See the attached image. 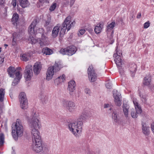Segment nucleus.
<instances>
[{
	"mask_svg": "<svg viewBox=\"0 0 154 154\" xmlns=\"http://www.w3.org/2000/svg\"><path fill=\"white\" fill-rule=\"evenodd\" d=\"M51 17H48V18L46 22L45 25L47 26L48 25H49V24H50V23L51 22Z\"/></svg>",
	"mask_w": 154,
	"mask_h": 154,
	"instance_id": "obj_39",
	"label": "nucleus"
},
{
	"mask_svg": "<svg viewBox=\"0 0 154 154\" xmlns=\"http://www.w3.org/2000/svg\"><path fill=\"white\" fill-rule=\"evenodd\" d=\"M143 132L146 135L149 134V127H144L143 125L142 128Z\"/></svg>",
	"mask_w": 154,
	"mask_h": 154,
	"instance_id": "obj_31",
	"label": "nucleus"
},
{
	"mask_svg": "<svg viewBox=\"0 0 154 154\" xmlns=\"http://www.w3.org/2000/svg\"><path fill=\"white\" fill-rule=\"evenodd\" d=\"M114 60L117 65L119 67H122L123 63L120 55H118L117 52L114 54Z\"/></svg>",
	"mask_w": 154,
	"mask_h": 154,
	"instance_id": "obj_14",
	"label": "nucleus"
},
{
	"mask_svg": "<svg viewBox=\"0 0 154 154\" xmlns=\"http://www.w3.org/2000/svg\"><path fill=\"white\" fill-rule=\"evenodd\" d=\"M20 106L23 109H26L28 106V103L27 100L19 101Z\"/></svg>",
	"mask_w": 154,
	"mask_h": 154,
	"instance_id": "obj_20",
	"label": "nucleus"
},
{
	"mask_svg": "<svg viewBox=\"0 0 154 154\" xmlns=\"http://www.w3.org/2000/svg\"><path fill=\"white\" fill-rule=\"evenodd\" d=\"M136 70V66L135 65H134L133 66L131 67L130 68V70L132 73L135 72Z\"/></svg>",
	"mask_w": 154,
	"mask_h": 154,
	"instance_id": "obj_37",
	"label": "nucleus"
},
{
	"mask_svg": "<svg viewBox=\"0 0 154 154\" xmlns=\"http://www.w3.org/2000/svg\"><path fill=\"white\" fill-rule=\"evenodd\" d=\"M135 109H133L131 110V115L133 118H136L142 112L141 107L138 103L136 100L133 101Z\"/></svg>",
	"mask_w": 154,
	"mask_h": 154,
	"instance_id": "obj_7",
	"label": "nucleus"
},
{
	"mask_svg": "<svg viewBox=\"0 0 154 154\" xmlns=\"http://www.w3.org/2000/svg\"><path fill=\"white\" fill-rule=\"evenodd\" d=\"M57 6V4L56 3H54L50 7L49 10L51 11H52L54 10Z\"/></svg>",
	"mask_w": 154,
	"mask_h": 154,
	"instance_id": "obj_36",
	"label": "nucleus"
},
{
	"mask_svg": "<svg viewBox=\"0 0 154 154\" xmlns=\"http://www.w3.org/2000/svg\"><path fill=\"white\" fill-rule=\"evenodd\" d=\"M32 66L30 65H28L26 66L24 77L26 81L30 80L32 75Z\"/></svg>",
	"mask_w": 154,
	"mask_h": 154,
	"instance_id": "obj_11",
	"label": "nucleus"
},
{
	"mask_svg": "<svg viewBox=\"0 0 154 154\" xmlns=\"http://www.w3.org/2000/svg\"><path fill=\"white\" fill-rule=\"evenodd\" d=\"M46 98V97H44V98Z\"/></svg>",
	"mask_w": 154,
	"mask_h": 154,
	"instance_id": "obj_58",
	"label": "nucleus"
},
{
	"mask_svg": "<svg viewBox=\"0 0 154 154\" xmlns=\"http://www.w3.org/2000/svg\"><path fill=\"white\" fill-rule=\"evenodd\" d=\"M4 61V60L3 59H1V61L0 62V63H2Z\"/></svg>",
	"mask_w": 154,
	"mask_h": 154,
	"instance_id": "obj_49",
	"label": "nucleus"
},
{
	"mask_svg": "<svg viewBox=\"0 0 154 154\" xmlns=\"http://www.w3.org/2000/svg\"><path fill=\"white\" fill-rule=\"evenodd\" d=\"M33 70L35 74L37 75L38 74V63H35L33 67Z\"/></svg>",
	"mask_w": 154,
	"mask_h": 154,
	"instance_id": "obj_28",
	"label": "nucleus"
},
{
	"mask_svg": "<svg viewBox=\"0 0 154 154\" xmlns=\"http://www.w3.org/2000/svg\"><path fill=\"white\" fill-rule=\"evenodd\" d=\"M75 82L73 80H71L68 82V89L69 91L73 92L75 89Z\"/></svg>",
	"mask_w": 154,
	"mask_h": 154,
	"instance_id": "obj_18",
	"label": "nucleus"
},
{
	"mask_svg": "<svg viewBox=\"0 0 154 154\" xmlns=\"http://www.w3.org/2000/svg\"><path fill=\"white\" fill-rule=\"evenodd\" d=\"M122 107L125 116L126 118L128 117L129 115V105L126 103H123Z\"/></svg>",
	"mask_w": 154,
	"mask_h": 154,
	"instance_id": "obj_16",
	"label": "nucleus"
},
{
	"mask_svg": "<svg viewBox=\"0 0 154 154\" xmlns=\"http://www.w3.org/2000/svg\"><path fill=\"white\" fill-rule=\"evenodd\" d=\"M1 48H0V52H1Z\"/></svg>",
	"mask_w": 154,
	"mask_h": 154,
	"instance_id": "obj_53",
	"label": "nucleus"
},
{
	"mask_svg": "<svg viewBox=\"0 0 154 154\" xmlns=\"http://www.w3.org/2000/svg\"><path fill=\"white\" fill-rule=\"evenodd\" d=\"M46 98V97H44V98Z\"/></svg>",
	"mask_w": 154,
	"mask_h": 154,
	"instance_id": "obj_57",
	"label": "nucleus"
},
{
	"mask_svg": "<svg viewBox=\"0 0 154 154\" xmlns=\"http://www.w3.org/2000/svg\"><path fill=\"white\" fill-rule=\"evenodd\" d=\"M16 69L15 68L12 66L9 67L7 71L10 76L11 78H14L12 85L14 86L16 85L19 82L20 79L22 77V74L20 71L15 72Z\"/></svg>",
	"mask_w": 154,
	"mask_h": 154,
	"instance_id": "obj_2",
	"label": "nucleus"
},
{
	"mask_svg": "<svg viewBox=\"0 0 154 154\" xmlns=\"http://www.w3.org/2000/svg\"><path fill=\"white\" fill-rule=\"evenodd\" d=\"M46 98V97H44V98Z\"/></svg>",
	"mask_w": 154,
	"mask_h": 154,
	"instance_id": "obj_59",
	"label": "nucleus"
},
{
	"mask_svg": "<svg viewBox=\"0 0 154 154\" xmlns=\"http://www.w3.org/2000/svg\"><path fill=\"white\" fill-rule=\"evenodd\" d=\"M32 37H30V40L32 43L35 44L37 42L38 39L35 38V36H34L32 35Z\"/></svg>",
	"mask_w": 154,
	"mask_h": 154,
	"instance_id": "obj_34",
	"label": "nucleus"
},
{
	"mask_svg": "<svg viewBox=\"0 0 154 154\" xmlns=\"http://www.w3.org/2000/svg\"><path fill=\"white\" fill-rule=\"evenodd\" d=\"M151 82V79L149 75L146 76L143 80V84L145 85H149Z\"/></svg>",
	"mask_w": 154,
	"mask_h": 154,
	"instance_id": "obj_26",
	"label": "nucleus"
},
{
	"mask_svg": "<svg viewBox=\"0 0 154 154\" xmlns=\"http://www.w3.org/2000/svg\"><path fill=\"white\" fill-rule=\"evenodd\" d=\"M106 86L107 88L109 89L112 86L111 84L109 83H107Z\"/></svg>",
	"mask_w": 154,
	"mask_h": 154,
	"instance_id": "obj_42",
	"label": "nucleus"
},
{
	"mask_svg": "<svg viewBox=\"0 0 154 154\" xmlns=\"http://www.w3.org/2000/svg\"><path fill=\"white\" fill-rule=\"evenodd\" d=\"M5 142V137L3 134L1 133L0 134V146H2Z\"/></svg>",
	"mask_w": 154,
	"mask_h": 154,
	"instance_id": "obj_30",
	"label": "nucleus"
},
{
	"mask_svg": "<svg viewBox=\"0 0 154 154\" xmlns=\"http://www.w3.org/2000/svg\"><path fill=\"white\" fill-rule=\"evenodd\" d=\"M88 77L91 82H93L96 80V75L94 72L92 66H90L88 69Z\"/></svg>",
	"mask_w": 154,
	"mask_h": 154,
	"instance_id": "obj_13",
	"label": "nucleus"
},
{
	"mask_svg": "<svg viewBox=\"0 0 154 154\" xmlns=\"http://www.w3.org/2000/svg\"><path fill=\"white\" fill-rule=\"evenodd\" d=\"M22 35V33H20L16 32L14 33L13 34V42H15L16 41V40L15 39H20V38H21Z\"/></svg>",
	"mask_w": 154,
	"mask_h": 154,
	"instance_id": "obj_25",
	"label": "nucleus"
},
{
	"mask_svg": "<svg viewBox=\"0 0 154 154\" xmlns=\"http://www.w3.org/2000/svg\"><path fill=\"white\" fill-rule=\"evenodd\" d=\"M85 32V29H81L79 31V33L78 35L79 36L81 35L84 34Z\"/></svg>",
	"mask_w": 154,
	"mask_h": 154,
	"instance_id": "obj_38",
	"label": "nucleus"
},
{
	"mask_svg": "<svg viewBox=\"0 0 154 154\" xmlns=\"http://www.w3.org/2000/svg\"><path fill=\"white\" fill-rule=\"evenodd\" d=\"M62 104L63 106L66 107L68 111L72 112L75 111L76 109L75 103L73 102L63 100L62 101Z\"/></svg>",
	"mask_w": 154,
	"mask_h": 154,
	"instance_id": "obj_9",
	"label": "nucleus"
},
{
	"mask_svg": "<svg viewBox=\"0 0 154 154\" xmlns=\"http://www.w3.org/2000/svg\"><path fill=\"white\" fill-rule=\"evenodd\" d=\"M113 97L114 98V101L115 104L118 106H120L122 104V100L121 95L117 91H113Z\"/></svg>",
	"mask_w": 154,
	"mask_h": 154,
	"instance_id": "obj_12",
	"label": "nucleus"
},
{
	"mask_svg": "<svg viewBox=\"0 0 154 154\" xmlns=\"http://www.w3.org/2000/svg\"><path fill=\"white\" fill-rule=\"evenodd\" d=\"M112 118L115 122H117L118 121V118L117 114L116 112H113L112 115Z\"/></svg>",
	"mask_w": 154,
	"mask_h": 154,
	"instance_id": "obj_33",
	"label": "nucleus"
},
{
	"mask_svg": "<svg viewBox=\"0 0 154 154\" xmlns=\"http://www.w3.org/2000/svg\"><path fill=\"white\" fill-rule=\"evenodd\" d=\"M4 45L5 46H8V45H6V44H5Z\"/></svg>",
	"mask_w": 154,
	"mask_h": 154,
	"instance_id": "obj_52",
	"label": "nucleus"
},
{
	"mask_svg": "<svg viewBox=\"0 0 154 154\" xmlns=\"http://www.w3.org/2000/svg\"><path fill=\"white\" fill-rule=\"evenodd\" d=\"M49 149L47 146L43 142H41V145L39 146V152L47 153Z\"/></svg>",
	"mask_w": 154,
	"mask_h": 154,
	"instance_id": "obj_17",
	"label": "nucleus"
},
{
	"mask_svg": "<svg viewBox=\"0 0 154 154\" xmlns=\"http://www.w3.org/2000/svg\"><path fill=\"white\" fill-rule=\"evenodd\" d=\"M42 68V65H40V63H39V70H41V69Z\"/></svg>",
	"mask_w": 154,
	"mask_h": 154,
	"instance_id": "obj_48",
	"label": "nucleus"
},
{
	"mask_svg": "<svg viewBox=\"0 0 154 154\" xmlns=\"http://www.w3.org/2000/svg\"><path fill=\"white\" fill-rule=\"evenodd\" d=\"M115 23L114 22H112L110 23L107 26L108 29H112L114 27Z\"/></svg>",
	"mask_w": 154,
	"mask_h": 154,
	"instance_id": "obj_35",
	"label": "nucleus"
},
{
	"mask_svg": "<svg viewBox=\"0 0 154 154\" xmlns=\"http://www.w3.org/2000/svg\"><path fill=\"white\" fill-rule=\"evenodd\" d=\"M76 51V48L75 47L71 46L64 49H61L60 52L63 54H67L71 56L74 54Z\"/></svg>",
	"mask_w": 154,
	"mask_h": 154,
	"instance_id": "obj_10",
	"label": "nucleus"
},
{
	"mask_svg": "<svg viewBox=\"0 0 154 154\" xmlns=\"http://www.w3.org/2000/svg\"><path fill=\"white\" fill-rule=\"evenodd\" d=\"M38 23L36 21H33L28 28L29 33L35 36L38 34Z\"/></svg>",
	"mask_w": 154,
	"mask_h": 154,
	"instance_id": "obj_8",
	"label": "nucleus"
},
{
	"mask_svg": "<svg viewBox=\"0 0 154 154\" xmlns=\"http://www.w3.org/2000/svg\"><path fill=\"white\" fill-rule=\"evenodd\" d=\"M20 6L23 8H25L29 6V3L28 0H19Z\"/></svg>",
	"mask_w": 154,
	"mask_h": 154,
	"instance_id": "obj_21",
	"label": "nucleus"
},
{
	"mask_svg": "<svg viewBox=\"0 0 154 154\" xmlns=\"http://www.w3.org/2000/svg\"><path fill=\"white\" fill-rule=\"evenodd\" d=\"M42 33H43L44 32V30H42Z\"/></svg>",
	"mask_w": 154,
	"mask_h": 154,
	"instance_id": "obj_54",
	"label": "nucleus"
},
{
	"mask_svg": "<svg viewBox=\"0 0 154 154\" xmlns=\"http://www.w3.org/2000/svg\"><path fill=\"white\" fill-rule=\"evenodd\" d=\"M5 9L6 12L5 13H4V16L5 17H6L7 15V12H6L7 9L6 8H5Z\"/></svg>",
	"mask_w": 154,
	"mask_h": 154,
	"instance_id": "obj_47",
	"label": "nucleus"
},
{
	"mask_svg": "<svg viewBox=\"0 0 154 154\" xmlns=\"http://www.w3.org/2000/svg\"><path fill=\"white\" fill-rule=\"evenodd\" d=\"M38 114L35 113L30 122L32 136L31 148L35 152L38 153Z\"/></svg>",
	"mask_w": 154,
	"mask_h": 154,
	"instance_id": "obj_1",
	"label": "nucleus"
},
{
	"mask_svg": "<svg viewBox=\"0 0 154 154\" xmlns=\"http://www.w3.org/2000/svg\"><path fill=\"white\" fill-rule=\"evenodd\" d=\"M4 3V1L2 0H0V4L3 5Z\"/></svg>",
	"mask_w": 154,
	"mask_h": 154,
	"instance_id": "obj_45",
	"label": "nucleus"
},
{
	"mask_svg": "<svg viewBox=\"0 0 154 154\" xmlns=\"http://www.w3.org/2000/svg\"><path fill=\"white\" fill-rule=\"evenodd\" d=\"M85 91L87 94H89L90 93V91L88 88L85 89Z\"/></svg>",
	"mask_w": 154,
	"mask_h": 154,
	"instance_id": "obj_43",
	"label": "nucleus"
},
{
	"mask_svg": "<svg viewBox=\"0 0 154 154\" xmlns=\"http://www.w3.org/2000/svg\"><path fill=\"white\" fill-rule=\"evenodd\" d=\"M103 27V24L100 23L97 24L94 29L95 32L97 34L100 33L101 32L102 29Z\"/></svg>",
	"mask_w": 154,
	"mask_h": 154,
	"instance_id": "obj_22",
	"label": "nucleus"
},
{
	"mask_svg": "<svg viewBox=\"0 0 154 154\" xmlns=\"http://www.w3.org/2000/svg\"><path fill=\"white\" fill-rule=\"evenodd\" d=\"M110 105L109 104H105L104 105V107L105 108H107V107H110Z\"/></svg>",
	"mask_w": 154,
	"mask_h": 154,
	"instance_id": "obj_44",
	"label": "nucleus"
},
{
	"mask_svg": "<svg viewBox=\"0 0 154 154\" xmlns=\"http://www.w3.org/2000/svg\"><path fill=\"white\" fill-rule=\"evenodd\" d=\"M111 108H112L111 107H110L109 109L110 110L111 109Z\"/></svg>",
	"mask_w": 154,
	"mask_h": 154,
	"instance_id": "obj_56",
	"label": "nucleus"
},
{
	"mask_svg": "<svg viewBox=\"0 0 154 154\" xmlns=\"http://www.w3.org/2000/svg\"><path fill=\"white\" fill-rule=\"evenodd\" d=\"M150 23L149 21L145 23L144 24V28H147L149 26Z\"/></svg>",
	"mask_w": 154,
	"mask_h": 154,
	"instance_id": "obj_40",
	"label": "nucleus"
},
{
	"mask_svg": "<svg viewBox=\"0 0 154 154\" xmlns=\"http://www.w3.org/2000/svg\"><path fill=\"white\" fill-rule=\"evenodd\" d=\"M61 68V65L59 63H56L53 66L49 67L46 73V79L49 80L51 79L54 73L59 71Z\"/></svg>",
	"mask_w": 154,
	"mask_h": 154,
	"instance_id": "obj_3",
	"label": "nucleus"
},
{
	"mask_svg": "<svg viewBox=\"0 0 154 154\" xmlns=\"http://www.w3.org/2000/svg\"><path fill=\"white\" fill-rule=\"evenodd\" d=\"M19 69H20V70H21V69L20 68H19Z\"/></svg>",
	"mask_w": 154,
	"mask_h": 154,
	"instance_id": "obj_55",
	"label": "nucleus"
},
{
	"mask_svg": "<svg viewBox=\"0 0 154 154\" xmlns=\"http://www.w3.org/2000/svg\"><path fill=\"white\" fill-rule=\"evenodd\" d=\"M42 37L43 38H45V36L43 34V33H42Z\"/></svg>",
	"mask_w": 154,
	"mask_h": 154,
	"instance_id": "obj_51",
	"label": "nucleus"
},
{
	"mask_svg": "<svg viewBox=\"0 0 154 154\" xmlns=\"http://www.w3.org/2000/svg\"><path fill=\"white\" fill-rule=\"evenodd\" d=\"M21 59L24 61H27L29 58V55L27 54H24L21 55Z\"/></svg>",
	"mask_w": 154,
	"mask_h": 154,
	"instance_id": "obj_29",
	"label": "nucleus"
},
{
	"mask_svg": "<svg viewBox=\"0 0 154 154\" xmlns=\"http://www.w3.org/2000/svg\"><path fill=\"white\" fill-rule=\"evenodd\" d=\"M141 16V14L140 13H139L137 16V18H140Z\"/></svg>",
	"mask_w": 154,
	"mask_h": 154,
	"instance_id": "obj_46",
	"label": "nucleus"
},
{
	"mask_svg": "<svg viewBox=\"0 0 154 154\" xmlns=\"http://www.w3.org/2000/svg\"><path fill=\"white\" fill-rule=\"evenodd\" d=\"M23 127L21 123L17 121L12 125V134L14 138L21 136L23 132Z\"/></svg>",
	"mask_w": 154,
	"mask_h": 154,
	"instance_id": "obj_5",
	"label": "nucleus"
},
{
	"mask_svg": "<svg viewBox=\"0 0 154 154\" xmlns=\"http://www.w3.org/2000/svg\"><path fill=\"white\" fill-rule=\"evenodd\" d=\"M17 0H12L11 2V4L14 6L15 7L16 5Z\"/></svg>",
	"mask_w": 154,
	"mask_h": 154,
	"instance_id": "obj_41",
	"label": "nucleus"
},
{
	"mask_svg": "<svg viewBox=\"0 0 154 154\" xmlns=\"http://www.w3.org/2000/svg\"><path fill=\"white\" fill-rule=\"evenodd\" d=\"M39 0L40 2H43L46 1V0Z\"/></svg>",
	"mask_w": 154,
	"mask_h": 154,
	"instance_id": "obj_50",
	"label": "nucleus"
},
{
	"mask_svg": "<svg viewBox=\"0 0 154 154\" xmlns=\"http://www.w3.org/2000/svg\"><path fill=\"white\" fill-rule=\"evenodd\" d=\"M19 101L27 100L26 94L24 92H22L19 95Z\"/></svg>",
	"mask_w": 154,
	"mask_h": 154,
	"instance_id": "obj_23",
	"label": "nucleus"
},
{
	"mask_svg": "<svg viewBox=\"0 0 154 154\" xmlns=\"http://www.w3.org/2000/svg\"><path fill=\"white\" fill-rule=\"evenodd\" d=\"M42 52L43 54L48 55L51 54L53 53V51L51 49L48 48H43Z\"/></svg>",
	"mask_w": 154,
	"mask_h": 154,
	"instance_id": "obj_24",
	"label": "nucleus"
},
{
	"mask_svg": "<svg viewBox=\"0 0 154 154\" xmlns=\"http://www.w3.org/2000/svg\"><path fill=\"white\" fill-rule=\"evenodd\" d=\"M82 125V122H79L77 123H70L68 126L70 131L75 136H78L81 132Z\"/></svg>",
	"mask_w": 154,
	"mask_h": 154,
	"instance_id": "obj_4",
	"label": "nucleus"
},
{
	"mask_svg": "<svg viewBox=\"0 0 154 154\" xmlns=\"http://www.w3.org/2000/svg\"><path fill=\"white\" fill-rule=\"evenodd\" d=\"M101 1H102L103 0H100Z\"/></svg>",
	"mask_w": 154,
	"mask_h": 154,
	"instance_id": "obj_60",
	"label": "nucleus"
},
{
	"mask_svg": "<svg viewBox=\"0 0 154 154\" xmlns=\"http://www.w3.org/2000/svg\"><path fill=\"white\" fill-rule=\"evenodd\" d=\"M5 93L4 89L3 88L0 89V101L1 102H3L4 101Z\"/></svg>",
	"mask_w": 154,
	"mask_h": 154,
	"instance_id": "obj_27",
	"label": "nucleus"
},
{
	"mask_svg": "<svg viewBox=\"0 0 154 154\" xmlns=\"http://www.w3.org/2000/svg\"><path fill=\"white\" fill-rule=\"evenodd\" d=\"M71 17L68 16L65 19L64 22L63 24V29H62L60 32V35H63L65 32V30L67 29L69 31L72 27L74 26L75 24V22L74 20L72 21Z\"/></svg>",
	"mask_w": 154,
	"mask_h": 154,
	"instance_id": "obj_6",
	"label": "nucleus"
},
{
	"mask_svg": "<svg viewBox=\"0 0 154 154\" xmlns=\"http://www.w3.org/2000/svg\"><path fill=\"white\" fill-rule=\"evenodd\" d=\"M65 75L63 74L61 76H59L57 79V80L59 81L60 83H62L65 80Z\"/></svg>",
	"mask_w": 154,
	"mask_h": 154,
	"instance_id": "obj_32",
	"label": "nucleus"
},
{
	"mask_svg": "<svg viewBox=\"0 0 154 154\" xmlns=\"http://www.w3.org/2000/svg\"><path fill=\"white\" fill-rule=\"evenodd\" d=\"M19 20V17L18 14L17 13L14 14L11 19L12 23L14 25H16L17 24Z\"/></svg>",
	"mask_w": 154,
	"mask_h": 154,
	"instance_id": "obj_19",
	"label": "nucleus"
},
{
	"mask_svg": "<svg viewBox=\"0 0 154 154\" xmlns=\"http://www.w3.org/2000/svg\"><path fill=\"white\" fill-rule=\"evenodd\" d=\"M60 25L57 24L54 27L52 31V35L54 38H55L57 36L60 29Z\"/></svg>",
	"mask_w": 154,
	"mask_h": 154,
	"instance_id": "obj_15",
	"label": "nucleus"
}]
</instances>
